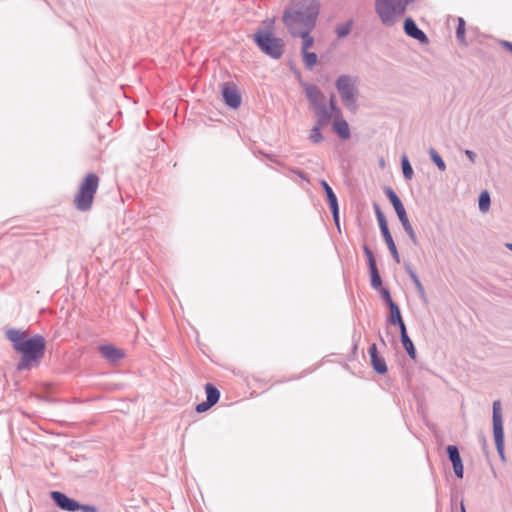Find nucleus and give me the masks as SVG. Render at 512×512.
<instances>
[{"mask_svg":"<svg viewBox=\"0 0 512 512\" xmlns=\"http://www.w3.org/2000/svg\"><path fill=\"white\" fill-rule=\"evenodd\" d=\"M335 87L341 97L344 106L349 111L353 113L356 112L358 109L357 77L342 74L337 78Z\"/></svg>","mask_w":512,"mask_h":512,"instance_id":"obj_4","label":"nucleus"},{"mask_svg":"<svg viewBox=\"0 0 512 512\" xmlns=\"http://www.w3.org/2000/svg\"><path fill=\"white\" fill-rule=\"evenodd\" d=\"M101 356L112 364H118L126 356L123 349L114 346L113 344H101L98 348Z\"/></svg>","mask_w":512,"mask_h":512,"instance_id":"obj_11","label":"nucleus"},{"mask_svg":"<svg viewBox=\"0 0 512 512\" xmlns=\"http://www.w3.org/2000/svg\"><path fill=\"white\" fill-rule=\"evenodd\" d=\"M465 26H466L465 20L462 17H459L458 25L456 28V38L459 41V43H461L463 45L468 44L465 39V31H466Z\"/></svg>","mask_w":512,"mask_h":512,"instance_id":"obj_31","label":"nucleus"},{"mask_svg":"<svg viewBox=\"0 0 512 512\" xmlns=\"http://www.w3.org/2000/svg\"><path fill=\"white\" fill-rule=\"evenodd\" d=\"M329 208H330L331 213H332L333 221H334L337 229L340 231L339 204L337 203V204H334V205H330Z\"/></svg>","mask_w":512,"mask_h":512,"instance_id":"obj_36","label":"nucleus"},{"mask_svg":"<svg viewBox=\"0 0 512 512\" xmlns=\"http://www.w3.org/2000/svg\"><path fill=\"white\" fill-rule=\"evenodd\" d=\"M384 192H385V195L387 196V198L389 199L390 203L392 204V206L398 216V219H399L404 231L407 233L409 239L411 240V242L413 243L414 246H419L418 237L408 219L407 212L405 210V207H404L401 199L395 193V191L390 187H386Z\"/></svg>","mask_w":512,"mask_h":512,"instance_id":"obj_6","label":"nucleus"},{"mask_svg":"<svg viewBox=\"0 0 512 512\" xmlns=\"http://www.w3.org/2000/svg\"><path fill=\"white\" fill-rule=\"evenodd\" d=\"M401 168L404 179L407 181L411 180L413 178L414 171L406 154L401 156Z\"/></svg>","mask_w":512,"mask_h":512,"instance_id":"obj_24","label":"nucleus"},{"mask_svg":"<svg viewBox=\"0 0 512 512\" xmlns=\"http://www.w3.org/2000/svg\"><path fill=\"white\" fill-rule=\"evenodd\" d=\"M300 85L303 87L305 96L313 108L322 104L320 100L324 99V94L317 85L303 81H300Z\"/></svg>","mask_w":512,"mask_h":512,"instance_id":"obj_15","label":"nucleus"},{"mask_svg":"<svg viewBox=\"0 0 512 512\" xmlns=\"http://www.w3.org/2000/svg\"><path fill=\"white\" fill-rule=\"evenodd\" d=\"M332 130L339 138L346 140L350 137L348 122L344 119L336 118L332 124Z\"/></svg>","mask_w":512,"mask_h":512,"instance_id":"obj_17","label":"nucleus"},{"mask_svg":"<svg viewBox=\"0 0 512 512\" xmlns=\"http://www.w3.org/2000/svg\"><path fill=\"white\" fill-rule=\"evenodd\" d=\"M291 71L293 72V74L295 75V77L299 80V82L301 81V78H302V74L300 72L299 69L291 66Z\"/></svg>","mask_w":512,"mask_h":512,"instance_id":"obj_42","label":"nucleus"},{"mask_svg":"<svg viewBox=\"0 0 512 512\" xmlns=\"http://www.w3.org/2000/svg\"><path fill=\"white\" fill-rule=\"evenodd\" d=\"M265 156H266L269 160L273 161L272 156H270V155H265Z\"/></svg>","mask_w":512,"mask_h":512,"instance_id":"obj_48","label":"nucleus"},{"mask_svg":"<svg viewBox=\"0 0 512 512\" xmlns=\"http://www.w3.org/2000/svg\"><path fill=\"white\" fill-rule=\"evenodd\" d=\"M320 185H321L323 191L325 192L328 205L330 206V205L337 204L338 203L337 196H336L335 192L333 191L332 187L328 184V182L326 180H321Z\"/></svg>","mask_w":512,"mask_h":512,"instance_id":"obj_25","label":"nucleus"},{"mask_svg":"<svg viewBox=\"0 0 512 512\" xmlns=\"http://www.w3.org/2000/svg\"><path fill=\"white\" fill-rule=\"evenodd\" d=\"M320 12V0H291L285 8L282 21L291 35L302 38V52L313 46L314 38L310 35L315 27Z\"/></svg>","mask_w":512,"mask_h":512,"instance_id":"obj_1","label":"nucleus"},{"mask_svg":"<svg viewBox=\"0 0 512 512\" xmlns=\"http://www.w3.org/2000/svg\"><path fill=\"white\" fill-rule=\"evenodd\" d=\"M501 45L503 48H505L508 52L512 54V42L503 40L501 41Z\"/></svg>","mask_w":512,"mask_h":512,"instance_id":"obj_41","label":"nucleus"},{"mask_svg":"<svg viewBox=\"0 0 512 512\" xmlns=\"http://www.w3.org/2000/svg\"><path fill=\"white\" fill-rule=\"evenodd\" d=\"M314 110L316 112V123L321 126H326L332 117L331 111L328 110L327 106L325 104L318 105L314 107Z\"/></svg>","mask_w":512,"mask_h":512,"instance_id":"obj_18","label":"nucleus"},{"mask_svg":"<svg viewBox=\"0 0 512 512\" xmlns=\"http://www.w3.org/2000/svg\"><path fill=\"white\" fill-rule=\"evenodd\" d=\"M429 156L431 161L437 166V168L440 171H445L446 164L442 157L440 156V154L434 148L429 149Z\"/></svg>","mask_w":512,"mask_h":512,"instance_id":"obj_30","label":"nucleus"},{"mask_svg":"<svg viewBox=\"0 0 512 512\" xmlns=\"http://www.w3.org/2000/svg\"><path fill=\"white\" fill-rule=\"evenodd\" d=\"M323 126L321 125H318V124H315L313 126V128L310 130V133H309V140L312 142V143H319L323 140V135L321 133V128Z\"/></svg>","mask_w":512,"mask_h":512,"instance_id":"obj_32","label":"nucleus"},{"mask_svg":"<svg viewBox=\"0 0 512 512\" xmlns=\"http://www.w3.org/2000/svg\"><path fill=\"white\" fill-rule=\"evenodd\" d=\"M206 400L215 405L220 399V391L212 383L205 385Z\"/></svg>","mask_w":512,"mask_h":512,"instance_id":"obj_20","label":"nucleus"},{"mask_svg":"<svg viewBox=\"0 0 512 512\" xmlns=\"http://www.w3.org/2000/svg\"><path fill=\"white\" fill-rule=\"evenodd\" d=\"M353 24H354L353 19H349L348 21H346L344 23L337 24L335 27V33H336L337 37L338 38L346 37L350 33V31L353 27Z\"/></svg>","mask_w":512,"mask_h":512,"instance_id":"obj_26","label":"nucleus"},{"mask_svg":"<svg viewBox=\"0 0 512 512\" xmlns=\"http://www.w3.org/2000/svg\"><path fill=\"white\" fill-rule=\"evenodd\" d=\"M302 56L305 67L308 70H312V68L316 65L318 61L317 54L315 52L303 51Z\"/></svg>","mask_w":512,"mask_h":512,"instance_id":"obj_29","label":"nucleus"},{"mask_svg":"<svg viewBox=\"0 0 512 512\" xmlns=\"http://www.w3.org/2000/svg\"><path fill=\"white\" fill-rule=\"evenodd\" d=\"M506 247H507L510 251H512V243H508V244H506Z\"/></svg>","mask_w":512,"mask_h":512,"instance_id":"obj_46","label":"nucleus"},{"mask_svg":"<svg viewBox=\"0 0 512 512\" xmlns=\"http://www.w3.org/2000/svg\"><path fill=\"white\" fill-rule=\"evenodd\" d=\"M298 176H300L302 179H306V175L303 171L301 170H296L294 171Z\"/></svg>","mask_w":512,"mask_h":512,"instance_id":"obj_44","label":"nucleus"},{"mask_svg":"<svg viewBox=\"0 0 512 512\" xmlns=\"http://www.w3.org/2000/svg\"><path fill=\"white\" fill-rule=\"evenodd\" d=\"M446 453L452 464L455 476L462 479L464 476V465L460 456L459 448L456 445H448L446 447Z\"/></svg>","mask_w":512,"mask_h":512,"instance_id":"obj_12","label":"nucleus"},{"mask_svg":"<svg viewBox=\"0 0 512 512\" xmlns=\"http://www.w3.org/2000/svg\"><path fill=\"white\" fill-rule=\"evenodd\" d=\"M254 42L258 48L272 59H280L284 53V42L268 30L259 29L254 34Z\"/></svg>","mask_w":512,"mask_h":512,"instance_id":"obj_5","label":"nucleus"},{"mask_svg":"<svg viewBox=\"0 0 512 512\" xmlns=\"http://www.w3.org/2000/svg\"><path fill=\"white\" fill-rule=\"evenodd\" d=\"M492 423H493V435L496 450L498 455L502 461H505V438H504V428H503V417L501 412V402L500 400H495L492 405Z\"/></svg>","mask_w":512,"mask_h":512,"instance_id":"obj_8","label":"nucleus"},{"mask_svg":"<svg viewBox=\"0 0 512 512\" xmlns=\"http://www.w3.org/2000/svg\"><path fill=\"white\" fill-rule=\"evenodd\" d=\"M379 293H380L381 298L384 300V302L386 303L387 306L395 303V301L391 297V294H390V291L388 288L381 287V289L379 290Z\"/></svg>","mask_w":512,"mask_h":512,"instance_id":"obj_35","label":"nucleus"},{"mask_svg":"<svg viewBox=\"0 0 512 512\" xmlns=\"http://www.w3.org/2000/svg\"><path fill=\"white\" fill-rule=\"evenodd\" d=\"M479 441H480V443H481V445H482L483 450H486V447H487V441H486L485 436H484V435H480V436H479Z\"/></svg>","mask_w":512,"mask_h":512,"instance_id":"obj_43","label":"nucleus"},{"mask_svg":"<svg viewBox=\"0 0 512 512\" xmlns=\"http://www.w3.org/2000/svg\"><path fill=\"white\" fill-rule=\"evenodd\" d=\"M381 235H382L383 240L385 241V243L387 245V248L390 251L394 261L397 264H399L400 263V256H399L398 249L396 247V244L394 242V239L392 237L391 232L387 231V232L381 233Z\"/></svg>","mask_w":512,"mask_h":512,"instance_id":"obj_19","label":"nucleus"},{"mask_svg":"<svg viewBox=\"0 0 512 512\" xmlns=\"http://www.w3.org/2000/svg\"><path fill=\"white\" fill-rule=\"evenodd\" d=\"M400 340H401L402 346L405 349V351L407 352L408 356L412 360H415L416 356H417V351H416L414 343L411 340V338L409 337V335H405L403 338H400Z\"/></svg>","mask_w":512,"mask_h":512,"instance_id":"obj_27","label":"nucleus"},{"mask_svg":"<svg viewBox=\"0 0 512 512\" xmlns=\"http://www.w3.org/2000/svg\"><path fill=\"white\" fill-rule=\"evenodd\" d=\"M99 186V177L95 173L85 176L74 199V205L81 212L89 211Z\"/></svg>","mask_w":512,"mask_h":512,"instance_id":"obj_3","label":"nucleus"},{"mask_svg":"<svg viewBox=\"0 0 512 512\" xmlns=\"http://www.w3.org/2000/svg\"><path fill=\"white\" fill-rule=\"evenodd\" d=\"M50 497L55 503V505L64 511H79L80 503L75 499L68 497L65 493L61 491H51Z\"/></svg>","mask_w":512,"mask_h":512,"instance_id":"obj_10","label":"nucleus"},{"mask_svg":"<svg viewBox=\"0 0 512 512\" xmlns=\"http://www.w3.org/2000/svg\"><path fill=\"white\" fill-rule=\"evenodd\" d=\"M5 336L11 342L14 351L21 355L16 365L18 371L30 370L40 365L46 351L44 336H29L26 331L15 328L7 329Z\"/></svg>","mask_w":512,"mask_h":512,"instance_id":"obj_2","label":"nucleus"},{"mask_svg":"<svg viewBox=\"0 0 512 512\" xmlns=\"http://www.w3.org/2000/svg\"><path fill=\"white\" fill-rule=\"evenodd\" d=\"M388 308H389V316L387 318L388 324L394 325L403 319L402 315H401L400 308L396 302L389 305Z\"/></svg>","mask_w":512,"mask_h":512,"instance_id":"obj_21","label":"nucleus"},{"mask_svg":"<svg viewBox=\"0 0 512 512\" xmlns=\"http://www.w3.org/2000/svg\"><path fill=\"white\" fill-rule=\"evenodd\" d=\"M212 406H214L212 403L208 402L207 400L198 403L195 407L196 412L203 413L208 411Z\"/></svg>","mask_w":512,"mask_h":512,"instance_id":"obj_37","label":"nucleus"},{"mask_svg":"<svg viewBox=\"0 0 512 512\" xmlns=\"http://www.w3.org/2000/svg\"><path fill=\"white\" fill-rule=\"evenodd\" d=\"M222 97L224 103L231 109H237L241 105V95L236 85L232 82H226L222 85Z\"/></svg>","mask_w":512,"mask_h":512,"instance_id":"obj_9","label":"nucleus"},{"mask_svg":"<svg viewBox=\"0 0 512 512\" xmlns=\"http://www.w3.org/2000/svg\"><path fill=\"white\" fill-rule=\"evenodd\" d=\"M491 204L490 194L487 190H484L480 193L478 197V207L481 212L488 211Z\"/></svg>","mask_w":512,"mask_h":512,"instance_id":"obj_28","label":"nucleus"},{"mask_svg":"<svg viewBox=\"0 0 512 512\" xmlns=\"http://www.w3.org/2000/svg\"><path fill=\"white\" fill-rule=\"evenodd\" d=\"M405 266V270L407 272V274L409 275L410 279L412 280V282L414 283L415 285V288L419 294V296L423 299V300H426V292H425V289L417 275V273L415 272V270L413 269L411 263L409 262H405L404 264Z\"/></svg>","mask_w":512,"mask_h":512,"instance_id":"obj_16","label":"nucleus"},{"mask_svg":"<svg viewBox=\"0 0 512 512\" xmlns=\"http://www.w3.org/2000/svg\"><path fill=\"white\" fill-rule=\"evenodd\" d=\"M492 423H493V435L496 450L498 455L502 461H505V438H504V428H503V417L501 412V402L500 400H495L492 405Z\"/></svg>","mask_w":512,"mask_h":512,"instance_id":"obj_7","label":"nucleus"},{"mask_svg":"<svg viewBox=\"0 0 512 512\" xmlns=\"http://www.w3.org/2000/svg\"><path fill=\"white\" fill-rule=\"evenodd\" d=\"M460 512H466V508L463 501L460 502Z\"/></svg>","mask_w":512,"mask_h":512,"instance_id":"obj_45","label":"nucleus"},{"mask_svg":"<svg viewBox=\"0 0 512 512\" xmlns=\"http://www.w3.org/2000/svg\"><path fill=\"white\" fill-rule=\"evenodd\" d=\"M374 212L378 221L379 229L381 233L390 231L388 227V223L384 213L382 212L380 206L377 203L373 204Z\"/></svg>","mask_w":512,"mask_h":512,"instance_id":"obj_22","label":"nucleus"},{"mask_svg":"<svg viewBox=\"0 0 512 512\" xmlns=\"http://www.w3.org/2000/svg\"><path fill=\"white\" fill-rule=\"evenodd\" d=\"M362 248H363V252L367 258L368 268L377 266L376 259L374 257L372 250L369 248V246L367 244H364Z\"/></svg>","mask_w":512,"mask_h":512,"instance_id":"obj_34","label":"nucleus"},{"mask_svg":"<svg viewBox=\"0 0 512 512\" xmlns=\"http://www.w3.org/2000/svg\"><path fill=\"white\" fill-rule=\"evenodd\" d=\"M327 108L329 111H331L332 114L336 115L337 117L340 116L341 110L337 105L335 94L330 95L329 104H328Z\"/></svg>","mask_w":512,"mask_h":512,"instance_id":"obj_33","label":"nucleus"},{"mask_svg":"<svg viewBox=\"0 0 512 512\" xmlns=\"http://www.w3.org/2000/svg\"><path fill=\"white\" fill-rule=\"evenodd\" d=\"M368 353L370 356V363L374 371L379 375L386 374L388 371L386 361L381 355H379L375 343L369 346Z\"/></svg>","mask_w":512,"mask_h":512,"instance_id":"obj_14","label":"nucleus"},{"mask_svg":"<svg viewBox=\"0 0 512 512\" xmlns=\"http://www.w3.org/2000/svg\"><path fill=\"white\" fill-rule=\"evenodd\" d=\"M79 511H81V512H97V508L94 505L80 503Z\"/></svg>","mask_w":512,"mask_h":512,"instance_id":"obj_39","label":"nucleus"},{"mask_svg":"<svg viewBox=\"0 0 512 512\" xmlns=\"http://www.w3.org/2000/svg\"><path fill=\"white\" fill-rule=\"evenodd\" d=\"M379 338H380L381 342L385 345V341H384L383 337L380 334H379Z\"/></svg>","mask_w":512,"mask_h":512,"instance_id":"obj_47","label":"nucleus"},{"mask_svg":"<svg viewBox=\"0 0 512 512\" xmlns=\"http://www.w3.org/2000/svg\"><path fill=\"white\" fill-rule=\"evenodd\" d=\"M393 326H397L399 328L400 338H403L405 335H408L407 327L403 319L400 322L394 324Z\"/></svg>","mask_w":512,"mask_h":512,"instance_id":"obj_38","label":"nucleus"},{"mask_svg":"<svg viewBox=\"0 0 512 512\" xmlns=\"http://www.w3.org/2000/svg\"><path fill=\"white\" fill-rule=\"evenodd\" d=\"M404 32L407 36L419 41L421 44H428L429 39L424 31H422L411 17H407L403 24Z\"/></svg>","mask_w":512,"mask_h":512,"instance_id":"obj_13","label":"nucleus"},{"mask_svg":"<svg viewBox=\"0 0 512 512\" xmlns=\"http://www.w3.org/2000/svg\"><path fill=\"white\" fill-rule=\"evenodd\" d=\"M370 273V283L371 287L375 290H380L383 286L382 278L380 276L379 270L377 266L369 267Z\"/></svg>","mask_w":512,"mask_h":512,"instance_id":"obj_23","label":"nucleus"},{"mask_svg":"<svg viewBox=\"0 0 512 512\" xmlns=\"http://www.w3.org/2000/svg\"><path fill=\"white\" fill-rule=\"evenodd\" d=\"M464 153H465V155L469 158V160L471 161V163H475L477 155H476V153H475L474 151L469 150V149H466V150L464 151Z\"/></svg>","mask_w":512,"mask_h":512,"instance_id":"obj_40","label":"nucleus"}]
</instances>
